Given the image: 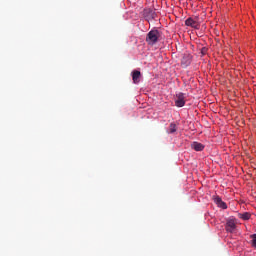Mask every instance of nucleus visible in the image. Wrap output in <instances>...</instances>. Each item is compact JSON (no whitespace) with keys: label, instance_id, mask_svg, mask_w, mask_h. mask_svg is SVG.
Returning <instances> with one entry per match:
<instances>
[{"label":"nucleus","instance_id":"nucleus-5","mask_svg":"<svg viewBox=\"0 0 256 256\" xmlns=\"http://www.w3.org/2000/svg\"><path fill=\"white\" fill-rule=\"evenodd\" d=\"M132 80L135 85L141 83V71L133 70L132 71Z\"/></svg>","mask_w":256,"mask_h":256},{"label":"nucleus","instance_id":"nucleus-3","mask_svg":"<svg viewBox=\"0 0 256 256\" xmlns=\"http://www.w3.org/2000/svg\"><path fill=\"white\" fill-rule=\"evenodd\" d=\"M192 59L193 56H191V54H184L181 60V66L184 68L189 67V65H191Z\"/></svg>","mask_w":256,"mask_h":256},{"label":"nucleus","instance_id":"nucleus-11","mask_svg":"<svg viewBox=\"0 0 256 256\" xmlns=\"http://www.w3.org/2000/svg\"><path fill=\"white\" fill-rule=\"evenodd\" d=\"M250 238L252 239V240H251V245H252V247H255V248H256V234H252V235L250 236Z\"/></svg>","mask_w":256,"mask_h":256},{"label":"nucleus","instance_id":"nucleus-2","mask_svg":"<svg viewBox=\"0 0 256 256\" xmlns=\"http://www.w3.org/2000/svg\"><path fill=\"white\" fill-rule=\"evenodd\" d=\"M235 229H237V220L234 218H229L226 221L225 230L227 233H234Z\"/></svg>","mask_w":256,"mask_h":256},{"label":"nucleus","instance_id":"nucleus-1","mask_svg":"<svg viewBox=\"0 0 256 256\" xmlns=\"http://www.w3.org/2000/svg\"><path fill=\"white\" fill-rule=\"evenodd\" d=\"M159 41V30H151L146 37L148 45H155Z\"/></svg>","mask_w":256,"mask_h":256},{"label":"nucleus","instance_id":"nucleus-10","mask_svg":"<svg viewBox=\"0 0 256 256\" xmlns=\"http://www.w3.org/2000/svg\"><path fill=\"white\" fill-rule=\"evenodd\" d=\"M177 131V125L175 123H171L169 126L168 133H175Z\"/></svg>","mask_w":256,"mask_h":256},{"label":"nucleus","instance_id":"nucleus-8","mask_svg":"<svg viewBox=\"0 0 256 256\" xmlns=\"http://www.w3.org/2000/svg\"><path fill=\"white\" fill-rule=\"evenodd\" d=\"M191 147L194 149V151H203V149H205V146L199 142H193Z\"/></svg>","mask_w":256,"mask_h":256},{"label":"nucleus","instance_id":"nucleus-7","mask_svg":"<svg viewBox=\"0 0 256 256\" xmlns=\"http://www.w3.org/2000/svg\"><path fill=\"white\" fill-rule=\"evenodd\" d=\"M214 203H216L217 206L220 207V209H227V203L223 202V200L219 196H216L214 198Z\"/></svg>","mask_w":256,"mask_h":256},{"label":"nucleus","instance_id":"nucleus-6","mask_svg":"<svg viewBox=\"0 0 256 256\" xmlns=\"http://www.w3.org/2000/svg\"><path fill=\"white\" fill-rule=\"evenodd\" d=\"M185 25L187 27H193L194 29H199V23H197V21H195L193 18L186 19Z\"/></svg>","mask_w":256,"mask_h":256},{"label":"nucleus","instance_id":"nucleus-12","mask_svg":"<svg viewBox=\"0 0 256 256\" xmlns=\"http://www.w3.org/2000/svg\"><path fill=\"white\" fill-rule=\"evenodd\" d=\"M201 54H202V55H207V48H206V47H203V48L201 49Z\"/></svg>","mask_w":256,"mask_h":256},{"label":"nucleus","instance_id":"nucleus-4","mask_svg":"<svg viewBox=\"0 0 256 256\" xmlns=\"http://www.w3.org/2000/svg\"><path fill=\"white\" fill-rule=\"evenodd\" d=\"M175 105H176V107H184L185 106V94L178 93L176 95Z\"/></svg>","mask_w":256,"mask_h":256},{"label":"nucleus","instance_id":"nucleus-9","mask_svg":"<svg viewBox=\"0 0 256 256\" xmlns=\"http://www.w3.org/2000/svg\"><path fill=\"white\" fill-rule=\"evenodd\" d=\"M238 217H239V219H242L243 221H249V219H251V213H249V212L239 213Z\"/></svg>","mask_w":256,"mask_h":256}]
</instances>
